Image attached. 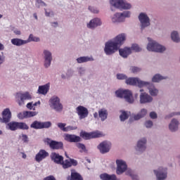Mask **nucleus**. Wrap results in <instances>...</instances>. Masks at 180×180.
Here are the masks:
<instances>
[{
    "instance_id": "obj_19",
    "label": "nucleus",
    "mask_w": 180,
    "mask_h": 180,
    "mask_svg": "<svg viewBox=\"0 0 180 180\" xmlns=\"http://www.w3.org/2000/svg\"><path fill=\"white\" fill-rule=\"evenodd\" d=\"M2 118L4 123H9L12 119V112L9 108H5L2 112Z\"/></svg>"
},
{
    "instance_id": "obj_20",
    "label": "nucleus",
    "mask_w": 180,
    "mask_h": 180,
    "mask_svg": "<svg viewBox=\"0 0 180 180\" xmlns=\"http://www.w3.org/2000/svg\"><path fill=\"white\" fill-rule=\"evenodd\" d=\"M158 180H164L167 178V168L160 167L159 170H154Z\"/></svg>"
},
{
    "instance_id": "obj_40",
    "label": "nucleus",
    "mask_w": 180,
    "mask_h": 180,
    "mask_svg": "<svg viewBox=\"0 0 180 180\" xmlns=\"http://www.w3.org/2000/svg\"><path fill=\"white\" fill-rule=\"evenodd\" d=\"M121 122H124L127 119H129V114L126 111H122L120 116Z\"/></svg>"
},
{
    "instance_id": "obj_26",
    "label": "nucleus",
    "mask_w": 180,
    "mask_h": 180,
    "mask_svg": "<svg viewBox=\"0 0 180 180\" xmlns=\"http://www.w3.org/2000/svg\"><path fill=\"white\" fill-rule=\"evenodd\" d=\"M146 144H147V139L146 138H143L139 141L136 148L137 151H146Z\"/></svg>"
},
{
    "instance_id": "obj_2",
    "label": "nucleus",
    "mask_w": 180,
    "mask_h": 180,
    "mask_svg": "<svg viewBox=\"0 0 180 180\" xmlns=\"http://www.w3.org/2000/svg\"><path fill=\"white\" fill-rule=\"evenodd\" d=\"M115 95H117V98H124L128 103H133L134 102L133 93L130 90H118L115 91Z\"/></svg>"
},
{
    "instance_id": "obj_18",
    "label": "nucleus",
    "mask_w": 180,
    "mask_h": 180,
    "mask_svg": "<svg viewBox=\"0 0 180 180\" xmlns=\"http://www.w3.org/2000/svg\"><path fill=\"white\" fill-rule=\"evenodd\" d=\"M60 165H62L63 168L64 169H67V168H70V167H77L78 165V162L74 159H70V160H63V162L60 163Z\"/></svg>"
},
{
    "instance_id": "obj_39",
    "label": "nucleus",
    "mask_w": 180,
    "mask_h": 180,
    "mask_svg": "<svg viewBox=\"0 0 180 180\" xmlns=\"http://www.w3.org/2000/svg\"><path fill=\"white\" fill-rule=\"evenodd\" d=\"M27 43H30V41H40V39L39 37H36L33 36V34H30L27 40H25Z\"/></svg>"
},
{
    "instance_id": "obj_24",
    "label": "nucleus",
    "mask_w": 180,
    "mask_h": 180,
    "mask_svg": "<svg viewBox=\"0 0 180 180\" xmlns=\"http://www.w3.org/2000/svg\"><path fill=\"white\" fill-rule=\"evenodd\" d=\"M153 102V97L147 93H141L140 94V103H150Z\"/></svg>"
},
{
    "instance_id": "obj_44",
    "label": "nucleus",
    "mask_w": 180,
    "mask_h": 180,
    "mask_svg": "<svg viewBox=\"0 0 180 180\" xmlns=\"http://www.w3.org/2000/svg\"><path fill=\"white\" fill-rule=\"evenodd\" d=\"M65 126H67V124L65 123H61V122L58 123V127H59V129H60L62 131H67V127Z\"/></svg>"
},
{
    "instance_id": "obj_50",
    "label": "nucleus",
    "mask_w": 180,
    "mask_h": 180,
    "mask_svg": "<svg viewBox=\"0 0 180 180\" xmlns=\"http://www.w3.org/2000/svg\"><path fill=\"white\" fill-rule=\"evenodd\" d=\"M51 15H54L53 11L50 9L47 10L45 8V15L49 17V16H51Z\"/></svg>"
},
{
    "instance_id": "obj_47",
    "label": "nucleus",
    "mask_w": 180,
    "mask_h": 180,
    "mask_svg": "<svg viewBox=\"0 0 180 180\" xmlns=\"http://www.w3.org/2000/svg\"><path fill=\"white\" fill-rule=\"evenodd\" d=\"M18 119H26L27 118V114H26V111H24L23 112H19L18 114Z\"/></svg>"
},
{
    "instance_id": "obj_53",
    "label": "nucleus",
    "mask_w": 180,
    "mask_h": 180,
    "mask_svg": "<svg viewBox=\"0 0 180 180\" xmlns=\"http://www.w3.org/2000/svg\"><path fill=\"white\" fill-rule=\"evenodd\" d=\"M150 117L151 119H157V117H158L157 113L155 112H151L150 113Z\"/></svg>"
},
{
    "instance_id": "obj_31",
    "label": "nucleus",
    "mask_w": 180,
    "mask_h": 180,
    "mask_svg": "<svg viewBox=\"0 0 180 180\" xmlns=\"http://www.w3.org/2000/svg\"><path fill=\"white\" fill-rule=\"evenodd\" d=\"M108 110L105 108H101L98 110V117H100L101 122H105L108 119Z\"/></svg>"
},
{
    "instance_id": "obj_10",
    "label": "nucleus",
    "mask_w": 180,
    "mask_h": 180,
    "mask_svg": "<svg viewBox=\"0 0 180 180\" xmlns=\"http://www.w3.org/2000/svg\"><path fill=\"white\" fill-rule=\"evenodd\" d=\"M31 129H35V130H39L40 129H49V127H51V122H41L39 121H34L31 125Z\"/></svg>"
},
{
    "instance_id": "obj_5",
    "label": "nucleus",
    "mask_w": 180,
    "mask_h": 180,
    "mask_svg": "<svg viewBox=\"0 0 180 180\" xmlns=\"http://www.w3.org/2000/svg\"><path fill=\"white\" fill-rule=\"evenodd\" d=\"M110 4L118 9H130L131 8V4L125 2L124 0H110Z\"/></svg>"
},
{
    "instance_id": "obj_64",
    "label": "nucleus",
    "mask_w": 180,
    "mask_h": 180,
    "mask_svg": "<svg viewBox=\"0 0 180 180\" xmlns=\"http://www.w3.org/2000/svg\"><path fill=\"white\" fill-rule=\"evenodd\" d=\"M22 158H26V155H23Z\"/></svg>"
},
{
    "instance_id": "obj_9",
    "label": "nucleus",
    "mask_w": 180,
    "mask_h": 180,
    "mask_svg": "<svg viewBox=\"0 0 180 180\" xmlns=\"http://www.w3.org/2000/svg\"><path fill=\"white\" fill-rule=\"evenodd\" d=\"M80 137L84 140H91V139H98L102 137V134L99 131H94L88 133L86 131H82L80 132Z\"/></svg>"
},
{
    "instance_id": "obj_7",
    "label": "nucleus",
    "mask_w": 180,
    "mask_h": 180,
    "mask_svg": "<svg viewBox=\"0 0 180 180\" xmlns=\"http://www.w3.org/2000/svg\"><path fill=\"white\" fill-rule=\"evenodd\" d=\"M50 106L56 112H61L63 110V104L60 103V98L57 96H53L50 100Z\"/></svg>"
},
{
    "instance_id": "obj_45",
    "label": "nucleus",
    "mask_w": 180,
    "mask_h": 180,
    "mask_svg": "<svg viewBox=\"0 0 180 180\" xmlns=\"http://www.w3.org/2000/svg\"><path fill=\"white\" fill-rule=\"evenodd\" d=\"M25 115H27V117H33V116H36L37 115V112H36V111H25Z\"/></svg>"
},
{
    "instance_id": "obj_13",
    "label": "nucleus",
    "mask_w": 180,
    "mask_h": 180,
    "mask_svg": "<svg viewBox=\"0 0 180 180\" xmlns=\"http://www.w3.org/2000/svg\"><path fill=\"white\" fill-rule=\"evenodd\" d=\"M76 111L80 120L85 119V117H88V115L89 113L88 112V108L82 105H79L78 107H77Z\"/></svg>"
},
{
    "instance_id": "obj_21",
    "label": "nucleus",
    "mask_w": 180,
    "mask_h": 180,
    "mask_svg": "<svg viewBox=\"0 0 180 180\" xmlns=\"http://www.w3.org/2000/svg\"><path fill=\"white\" fill-rule=\"evenodd\" d=\"M65 140L69 143H79L81 137L74 134H65Z\"/></svg>"
},
{
    "instance_id": "obj_42",
    "label": "nucleus",
    "mask_w": 180,
    "mask_h": 180,
    "mask_svg": "<svg viewBox=\"0 0 180 180\" xmlns=\"http://www.w3.org/2000/svg\"><path fill=\"white\" fill-rule=\"evenodd\" d=\"M20 139H21L22 143L27 144L29 143V136H27V135L26 134H21V136H20Z\"/></svg>"
},
{
    "instance_id": "obj_29",
    "label": "nucleus",
    "mask_w": 180,
    "mask_h": 180,
    "mask_svg": "<svg viewBox=\"0 0 180 180\" xmlns=\"http://www.w3.org/2000/svg\"><path fill=\"white\" fill-rule=\"evenodd\" d=\"M119 53L121 57H123L124 58H127L128 56H129V54H131V49L125 47L123 49H120Z\"/></svg>"
},
{
    "instance_id": "obj_38",
    "label": "nucleus",
    "mask_w": 180,
    "mask_h": 180,
    "mask_svg": "<svg viewBox=\"0 0 180 180\" xmlns=\"http://www.w3.org/2000/svg\"><path fill=\"white\" fill-rule=\"evenodd\" d=\"M167 77H164L160 75H155L153 76L152 81L153 82H160V81H162V79H165Z\"/></svg>"
},
{
    "instance_id": "obj_25",
    "label": "nucleus",
    "mask_w": 180,
    "mask_h": 180,
    "mask_svg": "<svg viewBox=\"0 0 180 180\" xmlns=\"http://www.w3.org/2000/svg\"><path fill=\"white\" fill-rule=\"evenodd\" d=\"M68 180H84V178L79 173L75 172V170H71L70 176L68 177Z\"/></svg>"
},
{
    "instance_id": "obj_15",
    "label": "nucleus",
    "mask_w": 180,
    "mask_h": 180,
    "mask_svg": "<svg viewBox=\"0 0 180 180\" xmlns=\"http://www.w3.org/2000/svg\"><path fill=\"white\" fill-rule=\"evenodd\" d=\"M46 143L52 150H60L64 147L63 142L51 141L50 139H46Z\"/></svg>"
},
{
    "instance_id": "obj_28",
    "label": "nucleus",
    "mask_w": 180,
    "mask_h": 180,
    "mask_svg": "<svg viewBox=\"0 0 180 180\" xmlns=\"http://www.w3.org/2000/svg\"><path fill=\"white\" fill-rule=\"evenodd\" d=\"M11 44H13V46H17L18 47H20V46L27 44V41L22 39L14 38L11 39Z\"/></svg>"
},
{
    "instance_id": "obj_51",
    "label": "nucleus",
    "mask_w": 180,
    "mask_h": 180,
    "mask_svg": "<svg viewBox=\"0 0 180 180\" xmlns=\"http://www.w3.org/2000/svg\"><path fill=\"white\" fill-rule=\"evenodd\" d=\"M78 129L77 127L68 126L66 127V131H71L72 130H77Z\"/></svg>"
},
{
    "instance_id": "obj_3",
    "label": "nucleus",
    "mask_w": 180,
    "mask_h": 180,
    "mask_svg": "<svg viewBox=\"0 0 180 180\" xmlns=\"http://www.w3.org/2000/svg\"><path fill=\"white\" fill-rule=\"evenodd\" d=\"M149 43L147 46V50L148 51H155L156 53H162L165 51V47L160 45L155 41H151L150 38H148Z\"/></svg>"
},
{
    "instance_id": "obj_58",
    "label": "nucleus",
    "mask_w": 180,
    "mask_h": 180,
    "mask_svg": "<svg viewBox=\"0 0 180 180\" xmlns=\"http://www.w3.org/2000/svg\"><path fill=\"white\" fill-rule=\"evenodd\" d=\"M175 115H180V113L179 112H177V113L173 112V113L170 114V116L169 117H172V116H175Z\"/></svg>"
},
{
    "instance_id": "obj_43",
    "label": "nucleus",
    "mask_w": 180,
    "mask_h": 180,
    "mask_svg": "<svg viewBox=\"0 0 180 180\" xmlns=\"http://www.w3.org/2000/svg\"><path fill=\"white\" fill-rule=\"evenodd\" d=\"M131 50H134V51L139 53V52L141 51V48H140V46H139V45L137 44H133L131 47Z\"/></svg>"
},
{
    "instance_id": "obj_56",
    "label": "nucleus",
    "mask_w": 180,
    "mask_h": 180,
    "mask_svg": "<svg viewBox=\"0 0 180 180\" xmlns=\"http://www.w3.org/2000/svg\"><path fill=\"white\" fill-rule=\"evenodd\" d=\"M5 46H4V44L0 43V51H2V50H4Z\"/></svg>"
},
{
    "instance_id": "obj_17",
    "label": "nucleus",
    "mask_w": 180,
    "mask_h": 180,
    "mask_svg": "<svg viewBox=\"0 0 180 180\" xmlns=\"http://www.w3.org/2000/svg\"><path fill=\"white\" fill-rule=\"evenodd\" d=\"M49 155V152L46 151L44 149H41L35 155V161H37V162H41V161L47 158Z\"/></svg>"
},
{
    "instance_id": "obj_46",
    "label": "nucleus",
    "mask_w": 180,
    "mask_h": 180,
    "mask_svg": "<svg viewBox=\"0 0 180 180\" xmlns=\"http://www.w3.org/2000/svg\"><path fill=\"white\" fill-rule=\"evenodd\" d=\"M77 148H79V150H80L81 153H82V151H84V153L85 151H86V148L85 147V145L84 143H77Z\"/></svg>"
},
{
    "instance_id": "obj_27",
    "label": "nucleus",
    "mask_w": 180,
    "mask_h": 180,
    "mask_svg": "<svg viewBox=\"0 0 180 180\" xmlns=\"http://www.w3.org/2000/svg\"><path fill=\"white\" fill-rule=\"evenodd\" d=\"M101 25H102L101 19L94 18L91 20L89 24H87V27H89V29H94L95 27H97V26H101Z\"/></svg>"
},
{
    "instance_id": "obj_49",
    "label": "nucleus",
    "mask_w": 180,
    "mask_h": 180,
    "mask_svg": "<svg viewBox=\"0 0 180 180\" xmlns=\"http://www.w3.org/2000/svg\"><path fill=\"white\" fill-rule=\"evenodd\" d=\"M131 72L136 73V72H140L141 71V69L137 67H131Z\"/></svg>"
},
{
    "instance_id": "obj_63",
    "label": "nucleus",
    "mask_w": 180,
    "mask_h": 180,
    "mask_svg": "<svg viewBox=\"0 0 180 180\" xmlns=\"http://www.w3.org/2000/svg\"><path fill=\"white\" fill-rule=\"evenodd\" d=\"M15 33L16 34H20V31H17Z\"/></svg>"
},
{
    "instance_id": "obj_14",
    "label": "nucleus",
    "mask_w": 180,
    "mask_h": 180,
    "mask_svg": "<svg viewBox=\"0 0 180 180\" xmlns=\"http://www.w3.org/2000/svg\"><path fill=\"white\" fill-rule=\"evenodd\" d=\"M116 164L117 165V175H120L127 169V165H126V162L122 160H117Z\"/></svg>"
},
{
    "instance_id": "obj_36",
    "label": "nucleus",
    "mask_w": 180,
    "mask_h": 180,
    "mask_svg": "<svg viewBox=\"0 0 180 180\" xmlns=\"http://www.w3.org/2000/svg\"><path fill=\"white\" fill-rule=\"evenodd\" d=\"M94 59L88 56H82L77 59V63L81 64L82 63H88V61H92Z\"/></svg>"
},
{
    "instance_id": "obj_33",
    "label": "nucleus",
    "mask_w": 180,
    "mask_h": 180,
    "mask_svg": "<svg viewBox=\"0 0 180 180\" xmlns=\"http://www.w3.org/2000/svg\"><path fill=\"white\" fill-rule=\"evenodd\" d=\"M179 122L176 119H173L169 125V129L172 131H176L178 130V125Z\"/></svg>"
},
{
    "instance_id": "obj_48",
    "label": "nucleus",
    "mask_w": 180,
    "mask_h": 180,
    "mask_svg": "<svg viewBox=\"0 0 180 180\" xmlns=\"http://www.w3.org/2000/svg\"><path fill=\"white\" fill-rule=\"evenodd\" d=\"M117 79H127V76L123 74H117Z\"/></svg>"
},
{
    "instance_id": "obj_4",
    "label": "nucleus",
    "mask_w": 180,
    "mask_h": 180,
    "mask_svg": "<svg viewBox=\"0 0 180 180\" xmlns=\"http://www.w3.org/2000/svg\"><path fill=\"white\" fill-rule=\"evenodd\" d=\"M8 127L12 131H15V130H29V126L25 122H11L8 123Z\"/></svg>"
},
{
    "instance_id": "obj_8",
    "label": "nucleus",
    "mask_w": 180,
    "mask_h": 180,
    "mask_svg": "<svg viewBox=\"0 0 180 180\" xmlns=\"http://www.w3.org/2000/svg\"><path fill=\"white\" fill-rule=\"evenodd\" d=\"M130 11H124L123 13H117L112 18L113 23L124 22L125 18H130Z\"/></svg>"
},
{
    "instance_id": "obj_23",
    "label": "nucleus",
    "mask_w": 180,
    "mask_h": 180,
    "mask_svg": "<svg viewBox=\"0 0 180 180\" xmlns=\"http://www.w3.org/2000/svg\"><path fill=\"white\" fill-rule=\"evenodd\" d=\"M50 157L51 161H53L55 164H58L60 165H61V162H63V160H64V158L63 156L54 152L51 154Z\"/></svg>"
},
{
    "instance_id": "obj_12",
    "label": "nucleus",
    "mask_w": 180,
    "mask_h": 180,
    "mask_svg": "<svg viewBox=\"0 0 180 180\" xmlns=\"http://www.w3.org/2000/svg\"><path fill=\"white\" fill-rule=\"evenodd\" d=\"M111 147L112 144H110V143L103 141L97 146V148L99 149L101 154H106V153H109V151H110Z\"/></svg>"
},
{
    "instance_id": "obj_61",
    "label": "nucleus",
    "mask_w": 180,
    "mask_h": 180,
    "mask_svg": "<svg viewBox=\"0 0 180 180\" xmlns=\"http://www.w3.org/2000/svg\"><path fill=\"white\" fill-rule=\"evenodd\" d=\"M34 18H35L36 20H37V13H34Z\"/></svg>"
},
{
    "instance_id": "obj_11",
    "label": "nucleus",
    "mask_w": 180,
    "mask_h": 180,
    "mask_svg": "<svg viewBox=\"0 0 180 180\" xmlns=\"http://www.w3.org/2000/svg\"><path fill=\"white\" fill-rule=\"evenodd\" d=\"M141 22V29L143 30L145 27L150 26V18L144 13H141L139 16Z\"/></svg>"
},
{
    "instance_id": "obj_41",
    "label": "nucleus",
    "mask_w": 180,
    "mask_h": 180,
    "mask_svg": "<svg viewBox=\"0 0 180 180\" xmlns=\"http://www.w3.org/2000/svg\"><path fill=\"white\" fill-rule=\"evenodd\" d=\"M127 175H129L130 177L132 178V180H139V176L136 174H133V171L128 170L126 172Z\"/></svg>"
},
{
    "instance_id": "obj_54",
    "label": "nucleus",
    "mask_w": 180,
    "mask_h": 180,
    "mask_svg": "<svg viewBox=\"0 0 180 180\" xmlns=\"http://www.w3.org/2000/svg\"><path fill=\"white\" fill-rule=\"evenodd\" d=\"M27 108L28 109H30V110H35V108H33V103H28L27 104Z\"/></svg>"
},
{
    "instance_id": "obj_35",
    "label": "nucleus",
    "mask_w": 180,
    "mask_h": 180,
    "mask_svg": "<svg viewBox=\"0 0 180 180\" xmlns=\"http://www.w3.org/2000/svg\"><path fill=\"white\" fill-rule=\"evenodd\" d=\"M146 115H147V110L143 108L139 114L134 115L133 118L134 120H140V119L144 117Z\"/></svg>"
},
{
    "instance_id": "obj_60",
    "label": "nucleus",
    "mask_w": 180,
    "mask_h": 180,
    "mask_svg": "<svg viewBox=\"0 0 180 180\" xmlns=\"http://www.w3.org/2000/svg\"><path fill=\"white\" fill-rule=\"evenodd\" d=\"M98 112H95L94 114V116L95 119H96L98 117Z\"/></svg>"
},
{
    "instance_id": "obj_16",
    "label": "nucleus",
    "mask_w": 180,
    "mask_h": 180,
    "mask_svg": "<svg viewBox=\"0 0 180 180\" xmlns=\"http://www.w3.org/2000/svg\"><path fill=\"white\" fill-rule=\"evenodd\" d=\"M15 98L18 101H19V99H20V101H18V104H19L20 106H21L22 103H23V102L25 101L32 99V96H30V94H29V92H26L25 94L17 93L15 94Z\"/></svg>"
},
{
    "instance_id": "obj_32",
    "label": "nucleus",
    "mask_w": 180,
    "mask_h": 180,
    "mask_svg": "<svg viewBox=\"0 0 180 180\" xmlns=\"http://www.w3.org/2000/svg\"><path fill=\"white\" fill-rule=\"evenodd\" d=\"M100 178L102 180H119L115 174H108L106 173L100 175Z\"/></svg>"
},
{
    "instance_id": "obj_62",
    "label": "nucleus",
    "mask_w": 180,
    "mask_h": 180,
    "mask_svg": "<svg viewBox=\"0 0 180 180\" xmlns=\"http://www.w3.org/2000/svg\"><path fill=\"white\" fill-rule=\"evenodd\" d=\"M0 63H4V59H2V57L1 56V55H0Z\"/></svg>"
},
{
    "instance_id": "obj_59",
    "label": "nucleus",
    "mask_w": 180,
    "mask_h": 180,
    "mask_svg": "<svg viewBox=\"0 0 180 180\" xmlns=\"http://www.w3.org/2000/svg\"><path fill=\"white\" fill-rule=\"evenodd\" d=\"M92 12L93 13H99V11L98 9H94Z\"/></svg>"
},
{
    "instance_id": "obj_1",
    "label": "nucleus",
    "mask_w": 180,
    "mask_h": 180,
    "mask_svg": "<svg viewBox=\"0 0 180 180\" xmlns=\"http://www.w3.org/2000/svg\"><path fill=\"white\" fill-rule=\"evenodd\" d=\"M126 40V35L124 34H120L117 35L112 41H108L105 43L104 51L107 56H112L114 53H116L119 48Z\"/></svg>"
},
{
    "instance_id": "obj_30",
    "label": "nucleus",
    "mask_w": 180,
    "mask_h": 180,
    "mask_svg": "<svg viewBox=\"0 0 180 180\" xmlns=\"http://www.w3.org/2000/svg\"><path fill=\"white\" fill-rule=\"evenodd\" d=\"M145 86H148V89H149V94L151 95V96H157V95H158V90L155 89V86L150 84V82L145 85Z\"/></svg>"
},
{
    "instance_id": "obj_57",
    "label": "nucleus",
    "mask_w": 180,
    "mask_h": 180,
    "mask_svg": "<svg viewBox=\"0 0 180 180\" xmlns=\"http://www.w3.org/2000/svg\"><path fill=\"white\" fill-rule=\"evenodd\" d=\"M37 105H40V101L34 103V104H32L33 108H34V106H37Z\"/></svg>"
},
{
    "instance_id": "obj_52",
    "label": "nucleus",
    "mask_w": 180,
    "mask_h": 180,
    "mask_svg": "<svg viewBox=\"0 0 180 180\" xmlns=\"http://www.w3.org/2000/svg\"><path fill=\"white\" fill-rule=\"evenodd\" d=\"M145 126L148 129H150V127H153V122L151 120L146 121L145 122Z\"/></svg>"
},
{
    "instance_id": "obj_55",
    "label": "nucleus",
    "mask_w": 180,
    "mask_h": 180,
    "mask_svg": "<svg viewBox=\"0 0 180 180\" xmlns=\"http://www.w3.org/2000/svg\"><path fill=\"white\" fill-rule=\"evenodd\" d=\"M37 4H40V5H43L44 6H47V4H46V3H44V1L41 0H37Z\"/></svg>"
},
{
    "instance_id": "obj_6",
    "label": "nucleus",
    "mask_w": 180,
    "mask_h": 180,
    "mask_svg": "<svg viewBox=\"0 0 180 180\" xmlns=\"http://www.w3.org/2000/svg\"><path fill=\"white\" fill-rule=\"evenodd\" d=\"M127 85L136 86L137 85L139 88H143L145 85H148V82L141 81L137 77H129L125 81Z\"/></svg>"
},
{
    "instance_id": "obj_34",
    "label": "nucleus",
    "mask_w": 180,
    "mask_h": 180,
    "mask_svg": "<svg viewBox=\"0 0 180 180\" xmlns=\"http://www.w3.org/2000/svg\"><path fill=\"white\" fill-rule=\"evenodd\" d=\"M49 89H50V85L49 84L39 86L38 89V92L39 94H41V95H46L49 92Z\"/></svg>"
},
{
    "instance_id": "obj_22",
    "label": "nucleus",
    "mask_w": 180,
    "mask_h": 180,
    "mask_svg": "<svg viewBox=\"0 0 180 180\" xmlns=\"http://www.w3.org/2000/svg\"><path fill=\"white\" fill-rule=\"evenodd\" d=\"M44 54L45 58L44 67H46V68H49V66L51 65V60H53V58L51 57V52L44 50Z\"/></svg>"
},
{
    "instance_id": "obj_37",
    "label": "nucleus",
    "mask_w": 180,
    "mask_h": 180,
    "mask_svg": "<svg viewBox=\"0 0 180 180\" xmlns=\"http://www.w3.org/2000/svg\"><path fill=\"white\" fill-rule=\"evenodd\" d=\"M171 38L172 40H173V41H174L175 43H179L180 41L179 35L178 34V32L176 31L172 32Z\"/></svg>"
}]
</instances>
